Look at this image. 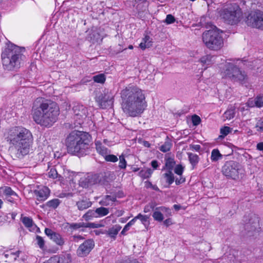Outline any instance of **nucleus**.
<instances>
[{"label": "nucleus", "instance_id": "20e7f679", "mask_svg": "<svg viewBox=\"0 0 263 263\" xmlns=\"http://www.w3.org/2000/svg\"><path fill=\"white\" fill-rule=\"evenodd\" d=\"M90 136L87 133L73 131L69 134L66 140L68 153L74 155H83L88 148Z\"/></svg>", "mask_w": 263, "mask_h": 263}, {"label": "nucleus", "instance_id": "dca6fc26", "mask_svg": "<svg viewBox=\"0 0 263 263\" xmlns=\"http://www.w3.org/2000/svg\"><path fill=\"white\" fill-rule=\"evenodd\" d=\"M100 181L99 176L95 174L81 178L80 183L82 186L86 187L89 185L97 184L100 182Z\"/></svg>", "mask_w": 263, "mask_h": 263}, {"label": "nucleus", "instance_id": "09e8293b", "mask_svg": "<svg viewBox=\"0 0 263 263\" xmlns=\"http://www.w3.org/2000/svg\"><path fill=\"white\" fill-rule=\"evenodd\" d=\"M175 21V18L174 16L172 14H168L166 15L165 22L167 24H170L174 23Z\"/></svg>", "mask_w": 263, "mask_h": 263}, {"label": "nucleus", "instance_id": "0e129e2a", "mask_svg": "<svg viewBox=\"0 0 263 263\" xmlns=\"http://www.w3.org/2000/svg\"><path fill=\"white\" fill-rule=\"evenodd\" d=\"M192 147L196 151H199L200 149V146L199 145H193L192 146Z\"/></svg>", "mask_w": 263, "mask_h": 263}, {"label": "nucleus", "instance_id": "79ce46f5", "mask_svg": "<svg viewBox=\"0 0 263 263\" xmlns=\"http://www.w3.org/2000/svg\"><path fill=\"white\" fill-rule=\"evenodd\" d=\"M69 227L73 230H77L80 228L85 227L84 222L68 223Z\"/></svg>", "mask_w": 263, "mask_h": 263}, {"label": "nucleus", "instance_id": "864d4df0", "mask_svg": "<svg viewBox=\"0 0 263 263\" xmlns=\"http://www.w3.org/2000/svg\"><path fill=\"white\" fill-rule=\"evenodd\" d=\"M151 209H154V205L153 204H150L149 205H148L147 206H145L144 209V212L145 213H147L150 211Z\"/></svg>", "mask_w": 263, "mask_h": 263}, {"label": "nucleus", "instance_id": "13d9d810", "mask_svg": "<svg viewBox=\"0 0 263 263\" xmlns=\"http://www.w3.org/2000/svg\"><path fill=\"white\" fill-rule=\"evenodd\" d=\"M151 165H152V166L153 167L154 169H157V167L159 166L158 162L156 160H153L151 162Z\"/></svg>", "mask_w": 263, "mask_h": 263}, {"label": "nucleus", "instance_id": "f257e3e1", "mask_svg": "<svg viewBox=\"0 0 263 263\" xmlns=\"http://www.w3.org/2000/svg\"><path fill=\"white\" fill-rule=\"evenodd\" d=\"M121 98L122 109L128 116H139L147 107L143 91L136 86L125 87L121 92Z\"/></svg>", "mask_w": 263, "mask_h": 263}, {"label": "nucleus", "instance_id": "4d7b16f0", "mask_svg": "<svg viewBox=\"0 0 263 263\" xmlns=\"http://www.w3.org/2000/svg\"><path fill=\"white\" fill-rule=\"evenodd\" d=\"M163 223L164 225H165L167 227L172 224L173 223H172V219H171V218L166 219V220L163 221Z\"/></svg>", "mask_w": 263, "mask_h": 263}, {"label": "nucleus", "instance_id": "5701e85b", "mask_svg": "<svg viewBox=\"0 0 263 263\" xmlns=\"http://www.w3.org/2000/svg\"><path fill=\"white\" fill-rule=\"evenodd\" d=\"M235 108L234 106H230L228 109L224 112L222 116L223 120H231L233 118L235 115Z\"/></svg>", "mask_w": 263, "mask_h": 263}, {"label": "nucleus", "instance_id": "774afa93", "mask_svg": "<svg viewBox=\"0 0 263 263\" xmlns=\"http://www.w3.org/2000/svg\"><path fill=\"white\" fill-rule=\"evenodd\" d=\"M16 214L15 213H12V219H14L15 218V217L16 216Z\"/></svg>", "mask_w": 263, "mask_h": 263}, {"label": "nucleus", "instance_id": "c9c22d12", "mask_svg": "<svg viewBox=\"0 0 263 263\" xmlns=\"http://www.w3.org/2000/svg\"><path fill=\"white\" fill-rule=\"evenodd\" d=\"M60 201L58 199H53L48 201L46 203V205L49 208H51L53 209L57 208L59 205Z\"/></svg>", "mask_w": 263, "mask_h": 263}, {"label": "nucleus", "instance_id": "5fc2aeb1", "mask_svg": "<svg viewBox=\"0 0 263 263\" xmlns=\"http://www.w3.org/2000/svg\"><path fill=\"white\" fill-rule=\"evenodd\" d=\"M247 105L249 107H253L255 106V99L254 100L252 99H249L248 100V101L247 102Z\"/></svg>", "mask_w": 263, "mask_h": 263}, {"label": "nucleus", "instance_id": "1a4fd4ad", "mask_svg": "<svg viewBox=\"0 0 263 263\" xmlns=\"http://www.w3.org/2000/svg\"><path fill=\"white\" fill-rule=\"evenodd\" d=\"M241 165L233 161H227L222 167V174L228 178L237 180L241 172Z\"/></svg>", "mask_w": 263, "mask_h": 263}, {"label": "nucleus", "instance_id": "a18cd8bd", "mask_svg": "<svg viewBox=\"0 0 263 263\" xmlns=\"http://www.w3.org/2000/svg\"><path fill=\"white\" fill-rule=\"evenodd\" d=\"M255 106L261 107L263 106V96H258L255 99Z\"/></svg>", "mask_w": 263, "mask_h": 263}, {"label": "nucleus", "instance_id": "a878e982", "mask_svg": "<svg viewBox=\"0 0 263 263\" xmlns=\"http://www.w3.org/2000/svg\"><path fill=\"white\" fill-rule=\"evenodd\" d=\"M152 45V42L150 37L145 35L142 41L139 44V46L142 49L149 48Z\"/></svg>", "mask_w": 263, "mask_h": 263}, {"label": "nucleus", "instance_id": "e2e57ef3", "mask_svg": "<svg viewBox=\"0 0 263 263\" xmlns=\"http://www.w3.org/2000/svg\"><path fill=\"white\" fill-rule=\"evenodd\" d=\"M73 240L76 241H78L79 239H83V238L80 235H74L73 236Z\"/></svg>", "mask_w": 263, "mask_h": 263}, {"label": "nucleus", "instance_id": "6ab92c4d", "mask_svg": "<svg viewBox=\"0 0 263 263\" xmlns=\"http://www.w3.org/2000/svg\"><path fill=\"white\" fill-rule=\"evenodd\" d=\"M34 194L39 201L45 200L49 195L50 191L47 187L44 186L39 190H35Z\"/></svg>", "mask_w": 263, "mask_h": 263}, {"label": "nucleus", "instance_id": "6e6d98bb", "mask_svg": "<svg viewBox=\"0 0 263 263\" xmlns=\"http://www.w3.org/2000/svg\"><path fill=\"white\" fill-rule=\"evenodd\" d=\"M7 47L6 48V49H13L14 48H15L16 47H18L16 45H15L10 42H9V43L7 44Z\"/></svg>", "mask_w": 263, "mask_h": 263}, {"label": "nucleus", "instance_id": "a211bd4d", "mask_svg": "<svg viewBox=\"0 0 263 263\" xmlns=\"http://www.w3.org/2000/svg\"><path fill=\"white\" fill-rule=\"evenodd\" d=\"M50 263H71V257L69 254L54 256L49 259Z\"/></svg>", "mask_w": 263, "mask_h": 263}, {"label": "nucleus", "instance_id": "8fccbe9b", "mask_svg": "<svg viewBox=\"0 0 263 263\" xmlns=\"http://www.w3.org/2000/svg\"><path fill=\"white\" fill-rule=\"evenodd\" d=\"M192 119L193 123L194 125H198L201 121L200 117L196 115L192 116Z\"/></svg>", "mask_w": 263, "mask_h": 263}, {"label": "nucleus", "instance_id": "7ed1b4c3", "mask_svg": "<svg viewBox=\"0 0 263 263\" xmlns=\"http://www.w3.org/2000/svg\"><path fill=\"white\" fill-rule=\"evenodd\" d=\"M59 114V107L54 102L37 98L33 103L32 118L37 124L42 126H52L56 122Z\"/></svg>", "mask_w": 263, "mask_h": 263}, {"label": "nucleus", "instance_id": "c03bdc74", "mask_svg": "<svg viewBox=\"0 0 263 263\" xmlns=\"http://www.w3.org/2000/svg\"><path fill=\"white\" fill-rule=\"evenodd\" d=\"M104 157L105 160L108 162H115L118 160L117 157L114 155L106 154Z\"/></svg>", "mask_w": 263, "mask_h": 263}, {"label": "nucleus", "instance_id": "69168bd1", "mask_svg": "<svg viewBox=\"0 0 263 263\" xmlns=\"http://www.w3.org/2000/svg\"><path fill=\"white\" fill-rule=\"evenodd\" d=\"M173 208H174V209L175 210L178 211V210H179L181 209V206L180 205H178V204H174L173 205Z\"/></svg>", "mask_w": 263, "mask_h": 263}, {"label": "nucleus", "instance_id": "b1692460", "mask_svg": "<svg viewBox=\"0 0 263 263\" xmlns=\"http://www.w3.org/2000/svg\"><path fill=\"white\" fill-rule=\"evenodd\" d=\"M79 210H85L91 206V202L88 199H83L78 201L76 203Z\"/></svg>", "mask_w": 263, "mask_h": 263}, {"label": "nucleus", "instance_id": "72a5a7b5", "mask_svg": "<svg viewBox=\"0 0 263 263\" xmlns=\"http://www.w3.org/2000/svg\"><path fill=\"white\" fill-rule=\"evenodd\" d=\"M164 178L166 182L169 184H171L174 181V177L173 173L168 170L167 172L163 175Z\"/></svg>", "mask_w": 263, "mask_h": 263}, {"label": "nucleus", "instance_id": "473e14b6", "mask_svg": "<svg viewBox=\"0 0 263 263\" xmlns=\"http://www.w3.org/2000/svg\"><path fill=\"white\" fill-rule=\"evenodd\" d=\"M21 220L26 227L29 228L32 227L33 221L31 218L28 217H24L23 216V215H22Z\"/></svg>", "mask_w": 263, "mask_h": 263}, {"label": "nucleus", "instance_id": "cd10ccee", "mask_svg": "<svg viewBox=\"0 0 263 263\" xmlns=\"http://www.w3.org/2000/svg\"><path fill=\"white\" fill-rule=\"evenodd\" d=\"M172 146V141L167 138L164 143L160 146L159 149L164 153L167 152L171 149Z\"/></svg>", "mask_w": 263, "mask_h": 263}, {"label": "nucleus", "instance_id": "a19ab883", "mask_svg": "<svg viewBox=\"0 0 263 263\" xmlns=\"http://www.w3.org/2000/svg\"><path fill=\"white\" fill-rule=\"evenodd\" d=\"M175 164L174 159L168 158L165 159V167L169 170H172Z\"/></svg>", "mask_w": 263, "mask_h": 263}, {"label": "nucleus", "instance_id": "3c124183", "mask_svg": "<svg viewBox=\"0 0 263 263\" xmlns=\"http://www.w3.org/2000/svg\"><path fill=\"white\" fill-rule=\"evenodd\" d=\"M102 227L101 224L95 223H85V228H98Z\"/></svg>", "mask_w": 263, "mask_h": 263}, {"label": "nucleus", "instance_id": "9d476101", "mask_svg": "<svg viewBox=\"0 0 263 263\" xmlns=\"http://www.w3.org/2000/svg\"><path fill=\"white\" fill-rule=\"evenodd\" d=\"M245 22L249 27L263 30V12L260 10L251 11L246 17Z\"/></svg>", "mask_w": 263, "mask_h": 263}, {"label": "nucleus", "instance_id": "ea45409f", "mask_svg": "<svg viewBox=\"0 0 263 263\" xmlns=\"http://www.w3.org/2000/svg\"><path fill=\"white\" fill-rule=\"evenodd\" d=\"M136 218L137 219H140L142 224H143L144 226L148 224V222L147 223V224H146V222H148V219L149 218V217L148 216L139 214L136 216Z\"/></svg>", "mask_w": 263, "mask_h": 263}, {"label": "nucleus", "instance_id": "f704fd0d", "mask_svg": "<svg viewBox=\"0 0 263 263\" xmlns=\"http://www.w3.org/2000/svg\"><path fill=\"white\" fill-rule=\"evenodd\" d=\"M232 129L229 126H224L220 128L219 138H223L232 132Z\"/></svg>", "mask_w": 263, "mask_h": 263}, {"label": "nucleus", "instance_id": "412c9836", "mask_svg": "<svg viewBox=\"0 0 263 263\" xmlns=\"http://www.w3.org/2000/svg\"><path fill=\"white\" fill-rule=\"evenodd\" d=\"M96 150L100 155L104 156L110 152L105 147H104L100 141H96L95 142Z\"/></svg>", "mask_w": 263, "mask_h": 263}, {"label": "nucleus", "instance_id": "423d86ee", "mask_svg": "<svg viewBox=\"0 0 263 263\" xmlns=\"http://www.w3.org/2000/svg\"><path fill=\"white\" fill-rule=\"evenodd\" d=\"M220 18L227 24L235 25L237 24L241 19L242 12L239 6L236 4L228 5L219 11Z\"/></svg>", "mask_w": 263, "mask_h": 263}, {"label": "nucleus", "instance_id": "2eb2a0df", "mask_svg": "<svg viewBox=\"0 0 263 263\" xmlns=\"http://www.w3.org/2000/svg\"><path fill=\"white\" fill-rule=\"evenodd\" d=\"M4 195L6 199L10 202H13L18 198L17 194L9 186H4L0 187V196Z\"/></svg>", "mask_w": 263, "mask_h": 263}, {"label": "nucleus", "instance_id": "338daca9", "mask_svg": "<svg viewBox=\"0 0 263 263\" xmlns=\"http://www.w3.org/2000/svg\"><path fill=\"white\" fill-rule=\"evenodd\" d=\"M3 204V201H2V199H0V209H1L2 208Z\"/></svg>", "mask_w": 263, "mask_h": 263}, {"label": "nucleus", "instance_id": "393cba45", "mask_svg": "<svg viewBox=\"0 0 263 263\" xmlns=\"http://www.w3.org/2000/svg\"><path fill=\"white\" fill-rule=\"evenodd\" d=\"M20 253V251H17L15 252H12L11 251H7L4 253V256L6 259H8L10 261H15L17 257H18Z\"/></svg>", "mask_w": 263, "mask_h": 263}, {"label": "nucleus", "instance_id": "0eeeda50", "mask_svg": "<svg viewBox=\"0 0 263 263\" xmlns=\"http://www.w3.org/2000/svg\"><path fill=\"white\" fill-rule=\"evenodd\" d=\"M210 28L203 33V42L209 48L220 47L223 44L222 38L220 35L221 31L214 25H211Z\"/></svg>", "mask_w": 263, "mask_h": 263}, {"label": "nucleus", "instance_id": "bb28decb", "mask_svg": "<svg viewBox=\"0 0 263 263\" xmlns=\"http://www.w3.org/2000/svg\"><path fill=\"white\" fill-rule=\"evenodd\" d=\"M189 161L193 168L198 164L199 161V156L195 154L191 153H187Z\"/></svg>", "mask_w": 263, "mask_h": 263}, {"label": "nucleus", "instance_id": "e433bc0d", "mask_svg": "<svg viewBox=\"0 0 263 263\" xmlns=\"http://www.w3.org/2000/svg\"><path fill=\"white\" fill-rule=\"evenodd\" d=\"M91 217H97L96 210H89L83 216V218L86 220L90 219Z\"/></svg>", "mask_w": 263, "mask_h": 263}, {"label": "nucleus", "instance_id": "603ef678", "mask_svg": "<svg viewBox=\"0 0 263 263\" xmlns=\"http://www.w3.org/2000/svg\"><path fill=\"white\" fill-rule=\"evenodd\" d=\"M256 128L258 131H263V121H258L256 124Z\"/></svg>", "mask_w": 263, "mask_h": 263}, {"label": "nucleus", "instance_id": "4468645a", "mask_svg": "<svg viewBox=\"0 0 263 263\" xmlns=\"http://www.w3.org/2000/svg\"><path fill=\"white\" fill-rule=\"evenodd\" d=\"M45 233L57 245L62 247L65 244V239L59 233L53 231L52 230L46 228Z\"/></svg>", "mask_w": 263, "mask_h": 263}, {"label": "nucleus", "instance_id": "bf43d9fd", "mask_svg": "<svg viewBox=\"0 0 263 263\" xmlns=\"http://www.w3.org/2000/svg\"><path fill=\"white\" fill-rule=\"evenodd\" d=\"M137 220L136 216L134 217L132 220H131L129 222H128L127 224V226L130 227L134 225L135 222Z\"/></svg>", "mask_w": 263, "mask_h": 263}, {"label": "nucleus", "instance_id": "7c9ffc66", "mask_svg": "<svg viewBox=\"0 0 263 263\" xmlns=\"http://www.w3.org/2000/svg\"><path fill=\"white\" fill-rule=\"evenodd\" d=\"M153 173V170L151 168H146L142 170L139 173V175L143 179H146L149 178Z\"/></svg>", "mask_w": 263, "mask_h": 263}, {"label": "nucleus", "instance_id": "aec40b11", "mask_svg": "<svg viewBox=\"0 0 263 263\" xmlns=\"http://www.w3.org/2000/svg\"><path fill=\"white\" fill-rule=\"evenodd\" d=\"M116 200V197L106 195L99 201L100 204L103 206L111 205Z\"/></svg>", "mask_w": 263, "mask_h": 263}, {"label": "nucleus", "instance_id": "de8ad7c7", "mask_svg": "<svg viewBox=\"0 0 263 263\" xmlns=\"http://www.w3.org/2000/svg\"><path fill=\"white\" fill-rule=\"evenodd\" d=\"M119 167L121 168H125L126 166V162L125 160L124 157L123 156H120L119 157Z\"/></svg>", "mask_w": 263, "mask_h": 263}, {"label": "nucleus", "instance_id": "680f3d73", "mask_svg": "<svg viewBox=\"0 0 263 263\" xmlns=\"http://www.w3.org/2000/svg\"><path fill=\"white\" fill-rule=\"evenodd\" d=\"M129 227L127 226V224H126L125 227H124L123 229L122 230L121 232V234H124L129 229Z\"/></svg>", "mask_w": 263, "mask_h": 263}, {"label": "nucleus", "instance_id": "f8f14e48", "mask_svg": "<svg viewBox=\"0 0 263 263\" xmlns=\"http://www.w3.org/2000/svg\"><path fill=\"white\" fill-rule=\"evenodd\" d=\"M113 95L110 92L101 94L96 98V101L99 106L102 108H106L107 106L112 104Z\"/></svg>", "mask_w": 263, "mask_h": 263}, {"label": "nucleus", "instance_id": "f03ea898", "mask_svg": "<svg viewBox=\"0 0 263 263\" xmlns=\"http://www.w3.org/2000/svg\"><path fill=\"white\" fill-rule=\"evenodd\" d=\"M10 144L9 149L16 157L22 158L32 149L33 138L31 132L22 126H15L8 130L6 135Z\"/></svg>", "mask_w": 263, "mask_h": 263}, {"label": "nucleus", "instance_id": "49530a36", "mask_svg": "<svg viewBox=\"0 0 263 263\" xmlns=\"http://www.w3.org/2000/svg\"><path fill=\"white\" fill-rule=\"evenodd\" d=\"M183 171L184 167L181 165H177L174 169L175 173L179 176L182 174Z\"/></svg>", "mask_w": 263, "mask_h": 263}, {"label": "nucleus", "instance_id": "f3484780", "mask_svg": "<svg viewBox=\"0 0 263 263\" xmlns=\"http://www.w3.org/2000/svg\"><path fill=\"white\" fill-rule=\"evenodd\" d=\"M259 228V220L257 217L253 216L250 220V221L247 223L245 226V229L247 232L249 236L253 235L255 232Z\"/></svg>", "mask_w": 263, "mask_h": 263}, {"label": "nucleus", "instance_id": "052dcab7", "mask_svg": "<svg viewBox=\"0 0 263 263\" xmlns=\"http://www.w3.org/2000/svg\"><path fill=\"white\" fill-rule=\"evenodd\" d=\"M257 149L259 151H263V142H260L257 144Z\"/></svg>", "mask_w": 263, "mask_h": 263}, {"label": "nucleus", "instance_id": "2f4dec72", "mask_svg": "<svg viewBox=\"0 0 263 263\" xmlns=\"http://www.w3.org/2000/svg\"><path fill=\"white\" fill-rule=\"evenodd\" d=\"M97 217H103L107 215L109 213V210L107 208L100 207L96 210Z\"/></svg>", "mask_w": 263, "mask_h": 263}, {"label": "nucleus", "instance_id": "39448f33", "mask_svg": "<svg viewBox=\"0 0 263 263\" xmlns=\"http://www.w3.org/2000/svg\"><path fill=\"white\" fill-rule=\"evenodd\" d=\"M220 74L223 78L228 79L233 82L245 83L247 80V75L241 71L231 60L227 61L219 65Z\"/></svg>", "mask_w": 263, "mask_h": 263}, {"label": "nucleus", "instance_id": "4be33fe9", "mask_svg": "<svg viewBox=\"0 0 263 263\" xmlns=\"http://www.w3.org/2000/svg\"><path fill=\"white\" fill-rule=\"evenodd\" d=\"M214 61L215 57L210 55L203 56L200 59V62L203 64V65H206L204 68V70H205L208 66L213 64Z\"/></svg>", "mask_w": 263, "mask_h": 263}, {"label": "nucleus", "instance_id": "58836bf2", "mask_svg": "<svg viewBox=\"0 0 263 263\" xmlns=\"http://www.w3.org/2000/svg\"><path fill=\"white\" fill-rule=\"evenodd\" d=\"M36 244L39 246L40 249L44 250L45 249V241L43 238L39 235L36 237Z\"/></svg>", "mask_w": 263, "mask_h": 263}, {"label": "nucleus", "instance_id": "37998d69", "mask_svg": "<svg viewBox=\"0 0 263 263\" xmlns=\"http://www.w3.org/2000/svg\"><path fill=\"white\" fill-rule=\"evenodd\" d=\"M59 175L57 170L55 168H51L48 173V176L53 179L58 178Z\"/></svg>", "mask_w": 263, "mask_h": 263}, {"label": "nucleus", "instance_id": "c756f323", "mask_svg": "<svg viewBox=\"0 0 263 263\" xmlns=\"http://www.w3.org/2000/svg\"><path fill=\"white\" fill-rule=\"evenodd\" d=\"M222 157V155L220 153L217 149H214L211 152V159L213 162H216L218 160L221 159Z\"/></svg>", "mask_w": 263, "mask_h": 263}, {"label": "nucleus", "instance_id": "ddd939ff", "mask_svg": "<svg viewBox=\"0 0 263 263\" xmlns=\"http://www.w3.org/2000/svg\"><path fill=\"white\" fill-rule=\"evenodd\" d=\"M94 246V242L92 240L88 239L85 241L78 249V255L81 257L86 256L93 249Z\"/></svg>", "mask_w": 263, "mask_h": 263}, {"label": "nucleus", "instance_id": "c85d7f7f", "mask_svg": "<svg viewBox=\"0 0 263 263\" xmlns=\"http://www.w3.org/2000/svg\"><path fill=\"white\" fill-rule=\"evenodd\" d=\"M121 227L119 225H115L108 231V235L111 237H115L121 230Z\"/></svg>", "mask_w": 263, "mask_h": 263}, {"label": "nucleus", "instance_id": "4c0bfd02", "mask_svg": "<svg viewBox=\"0 0 263 263\" xmlns=\"http://www.w3.org/2000/svg\"><path fill=\"white\" fill-rule=\"evenodd\" d=\"M93 80L95 82L103 83L105 81V77L104 74H99L93 76Z\"/></svg>", "mask_w": 263, "mask_h": 263}, {"label": "nucleus", "instance_id": "6e6552de", "mask_svg": "<svg viewBox=\"0 0 263 263\" xmlns=\"http://www.w3.org/2000/svg\"><path fill=\"white\" fill-rule=\"evenodd\" d=\"M21 54L16 50H4L2 59L4 68L8 71L15 70L20 67Z\"/></svg>", "mask_w": 263, "mask_h": 263}, {"label": "nucleus", "instance_id": "9b49d317", "mask_svg": "<svg viewBox=\"0 0 263 263\" xmlns=\"http://www.w3.org/2000/svg\"><path fill=\"white\" fill-rule=\"evenodd\" d=\"M164 214L166 217L171 216V210L165 206L157 207L154 209L152 216L155 220L161 222L164 219Z\"/></svg>", "mask_w": 263, "mask_h": 263}]
</instances>
